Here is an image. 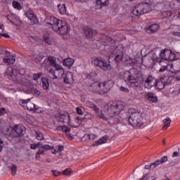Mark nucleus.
<instances>
[{
  "label": "nucleus",
  "instance_id": "f257e3e1",
  "mask_svg": "<svg viewBox=\"0 0 180 180\" xmlns=\"http://www.w3.org/2000/svg\"><path fill=\"white\" fill-rule=\"evenodd\" d=\"M124 110V103L122 101H111L104 106V112L109 117H113L115 123L120 122L119 115Z\"/></svg>",
  "mask_w": 180,
  "mask_h": 180
},
{
  "label": "nucleus",
  "instance_id": "f03ea898",
  "mask_svg": "<svg viewBox=\"0 0 180 180\" xmlns=\"http://www.w3.org/2000/svg\"><path fill=\"white\" fill-rule=\"evenodd\" d=\"M165 0H148L146 2H142L136 4L131 13L134 16H141L144 13H148L151 12V5H158V4H162Z\"/></svg>",
  "mask_w": 180,
  "mask_h": 180
},
{
  "label": "nucleus",
  "instance_id": "7ed1b4c3",
  "mask_svg": "<svg viewBox=\"0 0 180 180\" xmlns=\"http://www.w3.org/2000/svg\"><path fill=\"white\" fill-rule=\"evenodd\" d=\"M139 70L136 68H132L129 71H125L123 75V79L128 86L131 88H138L140 86V82H139Z\"/></svg>",
  "mask_w": 180,
  "mask_h": 180
},
{
  "label": "nucleus",
  "instance_id": "20e7f679",
  "mask_svg": "<svg viewBox=\"0 0 180 180\" xmlns=\"http://www.w3.org/2000/svg\"><path fill=\"white\" fill-rule=\"evenodd\" d=\"M144 113L135 112L130 114L129 117V123L134 129H141L144 125Z\"/></svg>",
  "mask_w": 180,
  "mask_h": 180
},
{
  "label": "nucleus",
  "instance_id": "39448f33",
  "mask_svg": "<svg viewBox=\"0 0 180 180\" xmlns=\"http://www.w3.org/2000/svg\"><path fill=\"white\" fill-rule=\"evenodd\" d=\"M30 98L27 100H20L19 105H20V106H22L24 109L30 110V112L41 113V112H43V109L39 107V105H34V103L30 102Z\"/></svg>",
  "mask_w": 180,
  "mask_h": 180
},
{
  "label": "nucleus",
  "instance_id": "423d86ee",
  "mask_svg": "<svg viewBox=\"0 0 180 180\" xmlns=\"http://www.w3.org/2000/svg\"><path fill=\"white\" fill-rule=\"evenodd\" d=\"M91 63L94 64V65H96V67H99L100 68H101V70H103L104 71H108V70L110 68V65L101 57L92 58Z\"/></svg>",
  "mask_w": 180,
  "mask_h": 180
},
{
  "label": "nucleus",
  "instance_id": "0eeeda50",
  "mask_svg": "<svg viewBox=\"0 0 180 180\" xmlns=\"http://www.w3.org/2000/svg\"><path fill=\"white\" fill-rule=\"evenodd\" d=\"M69 26L70 25H68L67 22H65V21L60 20V21H58L57 25L52 27V29L53 30H54V32H56L58 34L64 35L68 33Z\"/></svg>",
  "mask_w": 180,
  "mask_h": 180
},
{
  "label": "nucleus",
  "instance_id": "6e6552de",
  "mask_svg": "<svg viewBox=\"0 0 180 180\" xmlns=\"http://www.w3.org/2000/svg\"><path fill=\"white\" fill-rule=\"evenodd\" d=\"M26 133V127L22 124H17L13 127L11 134L13 137H20Z\"/></svg>",
  "mask_w": 180,
  "mask_h": 180
},
{
  "label": "nucleus",
  "instance_id": "1a4fd4ad",
  "mask_svg": "<svg viewBox=\"0 0 180 180\" xmlns=\"http://www.w3.org/2000/svg\"><path fill=\"white\" fill-rule=\"evenodd\" d=\"M100 95H105V94H108L110 90V87L112 85V81H108L104 83H100Z\"/></svg>",
  "mask_w": 180,
  "mask_h": 180
},
{
  "label": "nucleus",
  "instance_id": "9d476101",
  "mask_svg": "<svg viewBox=\"0 0 180 180\" xmlns=\"http://www.w3.org/2000/svg\"><path fill=\"white\" fill-rule=\"evenodd\" d=\"M156 79L153 76L148 77L144 82V88L151 89L153 86H155Z\"/></svg>",
  "mask_w": 180,
  "mask_h": 180
},
{
  "label": "nucleus",
  "instance_id": "9b49d317",
  "mask_svg": "<svg viewBox=\"0 0 180 180\" xmlns=\"http://www.w3.org/2000/svg\"><path fill=\"white\" fill-rule=\"evenodd\" d=\"M63 82L68 85H72L74 84V74L71 72H67L63 75Z\"/></svg>",
  "mask_w": 180,
  "mask_h": 180
},
{
  "label": "nucleus",
  "instance_id": "f8f14e48",
  "mask_svg": "<svg viewBox=\"0 0 180 180\" xmlns=\"http://www.w3.org/2000/svg\"><path fill=\"white\" fill-rule=\"evenodd\" d=\"M90 91L96 92V94H100L101 92V83L96 82L91 84Z\"/></svg>",
  "mask_w": 180,
  "mask_h": 180
},
{
  "label": "nucleus",
  "instance_id": "ddd939ff",
  "mask_svg": "<svg viewBox=\"0 0 180 180\" xmlns=\"http://www.w3.org/2000/svg\"><path fill=\"white\" fill-rule=\"evenodd\" d=\"M108 139H109V136L108 135L103 136L92 144L93 147H96L98 146L105 144L106 141H108Z\"/></svg>",
  "mask_w": 180,
  "mask_h": 180
},
{
  "label": "nucleus",
  "instance_id": "4468645a",
  "mask_svg": "<svg viewBox=\"0 0 180 180\" xmlns=\"http://www.w3.org/2000/svg\"><path fill=\"white\" fill-rule=\"evenodd\" d=\"M172 79H174V78L168 75H162L160 77V80H162V83L165 84L166 86L172 82Z\"/></svg>",
  "mask_w": 180,
  "mask_h": 180
},
{
  "label": "nucleus",
  "instance_id": "2eb2a0df",
  "mask_svg": "<svg viewBox=\"0 0 180 180\" xmlns=\"http://www.w3.org/2000/svg\"><path fill=\"white\" fill-rule=\"evenodd\" d=\"M3 61L7 65H11V64H15V61H16V58L14 56H9L4 58Z\"/></svg>",
  "mask_w": 180,
  "mask_h": 180
},
{
  "label": "nucleus",
  "instance_id": "dca6fc26",
  "mask_svg": "<svg viewBox=\"0 0 180 180\" xmlns=\"http://www.w3.org/2000/svg\"><path fill=\"white\" fill-rule=\"evenodd\" d=\"M86 106L94 110L95 113H99V108L91 101H86Z\"/></svg>",
  "mask_w": 180,
  "mask_h": 180
},
{
  "label": "nucleus",
  "instance_id": "f3484780",
  "mask_svg": "<svg viewBox=\"0 0 180 180\" xmlns=\"http://www.w3.org/2000/svg\"><path fill=\"white\" fill-rule=\"evenodd\" d=\"M48 20L49 22H48V25H51L52 27H54V26H57L58 25V22H61V20H58L56 17H48Z\"/></svg>",
  "mask_w": 180,
  "mask_h": 180
},
{
  "label": "nucleus",
  "instance_id": "a211bd4d",
  "mask_svg": "<svg viewBox=\"0 0 180 180\" xmlns=\"http://www.w3.org/2000/svg\"><path fill=\"white\" fill-rule=\"evenodd\" d=\"M171 50H164L161 51L160 53V56L162 60H165L166 61H168V57L169 56V51Z\"/></svg>",
  "mask_w": 180,
  "mask_h": 180
},
{
  "label": "nucleus",
  "instance_id": "6ab92c4d",
  "mask_svg": "<svg viewBox=\"0 0 180 180\" xmlns=\"http://www.w3.org/2000/svg\"><path fill=\"white\" fill-rule=\"evenodd\" d=\"M58 129L62 130V131L63 133H65V134H66V136H68V137L72 139V136H71V134H70V131L71 129L68 128V127L62 126V127H59Z\"/></svg>",
  "mask_w": 180,
  "mask_h": 180
},
{
  "label": "nucleus",
  "instance_id": "aec40b11",
  "mask_svg": "<svg viewBox=\"0 0 180 180\" xmlns=\"http://www.w3.org/2000/svg\"><path fill=\"white\" fill-rule=\"evenodd\" d=\"M73 65L74 59L71 58H68L63 60V65H65V67H68L69 68H70V67H72Z\"/></svg>",
  "mask_w": 180,
  "mask_h": 180
},
{
  "label": "nucleus",
  "instance_id": "412c9836",
  "mask_svg": "<svg viewBox=\"0 0 180 180\" xmlns=\"http://www.w3.org/2000/svg\"><path fill=\"white\" fill-rule=\"evenodd\" d=\"M6 75H8V77H10L11 79L15 81V75H13V68L12 66H9L6 71Z\"/></svg>",
  "mask_w": 180,
  "mask_h": 180
},
{
  "label": "nucleus",
  "instance_id": "4be33fe9",
  "mask_svg": "<svg viewBox=\"0 0 180 180\" xmlns=\"http://www.w3.org/2000/svg\"><path fill=\"white\" fill-rule=\"evenodd\" d=\"M41 82H42V88L45 91H47L50 86V84L49 83V79L46 77L41 78Z\"/></svg>",
  "mask_w": 180,
  "mask_h": 180
},
{
  "label": "nucleus",
  "instance_id": "5701e85b",
  "mask_svg": "<svg viewBox=\"0 0 180 180\" xmlns=\"http://www.w3.org/2000/svg\"><path fill=\"white\" fill-rule=\"evenodd\" d=\"M146 98L148 99L150 102L155 103L158 99L157 98V96H154V94L153 93H148L146 95Z\"/></svg>",
  "mask_w": 180,
  "mask_h": 180
},
{
  "label": "nucleus",
  "instance_id": "b1692460",
  "mask_svg": "<svg viewBox=\"0 0 180 180\" xmlns=\"http://www.w3.org/2000/svg\"><path fill=\"white\" fill-rule=\"evenodd\" d=\"M58 9L59 13H60L61 15H65V13H67V7H65V4H58Z\"/></svg>",
  "mask_w": 180,
  "mask_h": 180
},
{
  "label": "nucleus",
  "instance_id": "393cba45",
  "mask_svg": "<svg viewBox=\"0 0 180 180\" xmlns=\"http://www.w3.org/2000/svg\"><path fill=\"white\" fill-rule=\"evenodd\" d=\"M160 27V25L158 24H153L149 27H146V30L151 32L152 33H154L155 32H157Z\"/></svg>",
  "mask_w": 180,
  "mask_h": 180
},
{
  "label": "nucleus",
  "instance_id": "a878e982",
  "mask_svg": "<svg viewBox=\"0 0 180 180\" xmlns=\"http://www.w3.org/2000/svg\"><path fill=\"white\" fill-rule=\"evenodd\" d=\"M95 33H96V32L94 31V30L90 27H86L84 29V34L87 36V37H91Z\"/></svg>",
  "mask_w": 180,
  "mask_h": 180
},
{
  "label": "nucleus",
  "instance_id": "bb28decb",
  "mask_svg": "<svg viewBox=\"0 0 180 180\" xmlns=\"http://www.w3.org/2000/svg\"><path fill=\"white\" fill-rule=\"evenodd\" d=\"M47 72L50 73L49 78H51V79H57L58 78V77L56 75V72H54L53 68H48Z\"/></svg>",
  "mask_w": 180,
  "mask_h": 180
},
{
  "label": "nucleus",
  "instance_id": "cd10ccee",
  "mask_svg": "<svg viewBox=\"0 0 180 180\" xmlns=\"http://www.w3.org/2000/svg\"><path fill=\"white\" fill-rule=\"evenodd\" d=\"M164 125L162 127V130H167L171 126V118L167 117L166 119L163 120Z\"/></svg>",
  "mask_w": 180,
  "mask_h": 180
},
{
  "label": "nucleus",
  "instance_id": "c85d7f7f",
  "mask_svg": "<svg viewBox=\"0 0 180 180\" xmlns=\"http://www.w3.org/2000/svg\"><path fill=\"white\" fill-rule=\"evenodd\" d=\"M26 16L30 19V20H34L36 19V15L34 14V11L32 10H29L26 13Z\"/></svg>",
  "mask_w": 180,
  "mask_h": 180
},
{
  "label": "nucleus",
  "instance_id": "c756f323",
  "mask_svg": "<svg viewBox=\"0 0 180 180\" xmlns=\"http://www.w3.org/2000/svg\"><path fill=\"white\" fill-rule=\"evenodd\" d=\"M123 51H124V49H123V45H118L113 51L112 53L115 55H117V54H120V52H121V54H123Z\"/></svg>",
  "mask_w": 180,
  "mask_h": 180
},
{
  "label": "nucleus",
  "instance_id": "7c9ffc66",
  "mask_svg": "<svg viewBox=\"0 0 180 180\" xmlns=\"http://www.w3.org/2000/svg\"><path fill=\"white\" fill-rule=\"evenodd\" d=\"M155 86L158 89H164L165 88V84L163 83L162 80L160 79V80H156V84H155Z\"/></svg>",
  "mask_w": 180,
  "mask_h": 180
},
{
  "label": "nucleus",
  "instance_id": "2f4dec72",
  "mask_svg": "<svg viewBox=\"0 0 180 180\" xmlns=\"http://www.w3.org/2000/svg\"><path fill=\"white\" fill-rule=\"evenodd\" d=\"M97 5L102 6H108L109 5V0H96Z\"/></svg>",
  "mask_w": 180,
  "mask_h": 180
},
{
  "label": "nucleus",
  "instance_id": "473e14b6",
  "mask_svg": "<svg viewBox=\"0 0 180 180\" xmlns=\"http://www.w3.org/2000/svg\"><path fill=\"white\" fill-rule=\"evenodd\" d=\"M8 168L11 171V175L15 176L16 175V172L18 171V166L16 165H12L11 166H8Z\"/></svg>",
  "mask_w": 180,
  "mask_h": 180
},
{
  "label": "nucleus",
  "instance_id": "72a5a7b5",
  "mask_svg": "<svg viewBox=\"0 0 180 180\" xmlns=\"http://www.w3.org/2000/svg\"><path fill=\"white\" fill-rule=\"evenodd\" d=\"M47 60L49 61V65H51V67H53V65L57 63V60L54 56H49L47 58Z\"/></svg>",
  "mask_w": 180,
  "mask_h": 180
},
{
  "label": "nucleus",
  "instance_id": "f704fd0d",
  "mask_svg": "<svg viewBox=\"0 0 180 180\" xmlns=\"http://www.w3.org/2000/svg\"><path fill=\"white\" fill-rule=\"evenodd\" d=\"M35 133H36V139H37V140H39V141L44 140V135L43 134V132L40 131H35Z\"/></svg>",
  "mask_w": 180,
  "mask_h": 180
},
{
  "label": "nucleus",
  "instance_id": "c9c22d12",
  "mask_svg": "<svg viewBox=\"0 0 180 180\" xmlns=\"http://www.w3.org/2000/svg\"><path fill=\"white\" fill-rule=\"evenodd\" d=\"M12 5L13 8H15V9H18V11H20V9H22V4L16 1H13Z\"/></svg>",
  "mask_w": 180,
  "mask_h": 180
},
{
  "label": "nucleus",
  "instance_id": "e433bc0d",
  "mask_svg": "<svg viewBox=\"0 0 180 180\" xmlns=\"http://www.w3.org/2000/svg\"><path fill=\"white\" fill-rule=\"evenodd\" d=\"M42 146L41 142H38L37 143H32L30 145V149L31 150H36V148H41Z\"/></svg>",
  "mask_w": 180,
  "mask_h": 180
},
{
  "label": "nucleus",
  "instance_id": "4c0bfd02",
  "mask_svg": "<svg viewBox=\"0 0 180 180\" xmlns=\"http://www.w3.org/2000/svg\"><path fill=\"white\" fill-rule=\"evenodd\" d=\"M176 57V56L175 53L170 51L169 52V56L167 58V61H174V60H175Z\"/></svg>",
  "mask_w": 180,
  "mask_h": 180
},
{
  "label": "nucleus",
  "instance_id": "58836bf2",
  "mask_svg": "<svg viewBox=\"0 0 180 180\" xmlns=\"http://www.w3.org/2000/svg\"><path fill=\"white\" fill-rule=\"evenodd\" d=\"M115 60L117 63H119V61H122V60H123V53H122V52H120L119 54L115 55Z\"/></svg>",
  "mask_w": 180,
  "mask_h": 180
},
{
  "label": "nucleus",
  "instance_id": "ea45409f",
  "mask_svg": "<svg viewBox=\"0 0 180 180\" xmlns=\"http://www.w3.org/2000/svg\"><path fill=\"white\" fill-rule=\"evenodd\" d=\"M41 148H42L44 150V151H47L49 150H53V148H54V147L53 146H50V145H41Z\"/></svg>",
  "mask_w": 180,
  "mask_h": 180
},
{
  "label": "nucleus",
  "instance_id": "a19ab883",
  "mask_svg": "<svg viewBox=\"0 0 180 180\" xmlns=\"http://www.w3.org/2000/svg\"><path fill=\"white\" fill-rule=\"evenodd\" d=\"M56 74H58V78H63L64 77V69H60L59 70H56Z\"/></svg>",
  "mask_w": 180,
  "mask_h": 180
},
{
  "label": "nucleus",
  "instance_id": "79ce46f5",
  "mask_svg": "<svg viewBox=\"0 0 180 180\" xmlns=\"http://www.w3.org/2000/svg\"><path fill=\"white\" fill-rule=\"evenodd\" d=\"M44 41L46 44H51V41L50 40V35L49 34L44 35Z\"/></svg>",
  "mask_w": 180,
  "mask_h": 180
},
{
  "label": "nucleus",
  "instance_id": "37998d69",
  "mask_svg": "<svg viewBox=\"0 0 180 180\" xmlns=\"http://www.w3.org/2000/svg\"><path fill=\"white\" fill-rule=\"evenodd\" d=\"M82 141H86V143H90L91 142V138L89 136V134H85L82 138Z\"/></svg>",
  "mask_w": 180,
  "mask_h": 180
},
{
  "label": "nucleus",
  "instance_id": "c03bdc74",
  "mask_svg": "<svg viewBox=\"0 0 180 180\" xmlns=\"http://www.w3.org/2000/svg\"><path fill=\"white\" fill-rule=\"evenodd\" d=\"M62 174H63V175H66L67 176H70L72 172H71V169L68 168L63 170Z\"/></svg>",
  "mask_w": 180,
  "mask_h": 180
},
{
  "label": "nucleus",
  "instance_id": "a18cd8bd",
  "mask_svg": "<svg viewBox=\"0 0 180 180\" xmlns=\"http://www.w3.org/2000/svg\"><path fill=\"white\" fill-rule=\"evenodd\" d=\"M42 75L43 73L41 72L34 74L32 77V79H34V81H38V79H39V78H41Z\"/></svg>",
  "mask_w": 180,
  "mask_h": 180
},
{
  "label": "nucleus",
  "instance_id": "49530a36",
  "mask_svg": "<svg viewBox=\"0 0 180 180\" xmlns=\"http://www.w3.org/2000/svg\"><path fill=\"white\" fill-rule=\"evenodd\" d=\"M32 94H34V95H37V96H39V95L41 94L39 89L36 88H32L31 89Z\"/></svg>",
  "mask_w": 180,
  "mask_h": 180
},
{
  "label": "nucleus",
  "instance_id": "de8ad7c7",
  "mask_svg": "<svg viewBox=\"0 0 180 180\" xmlns=\"http://www.w3.org/2000/svg\"><path fill=\"white\" fill-rule=\"evenodd\" d=\"M8 112H9L8 109H6L4 108H0V116H3V115H5V113H8Z\"/></svg>",
  "mask_w": 180,
  "mask_h": 180
},
{
  "label": "nucleus",
  "instance_id": "09e8293b",
  "mask_svg": "<svg viewBox=\"0 0 180 180\" xmlns=\"http://www.w3.org/2000/svg\"><path fill=\"white\" fill-rule=\"evenodd\" d=\"M89 136H90V142L94 141V140H96V139H98V135L94 133H90Z\"/></svg>",
  "mask_w": 180,
  "mask_h": 180
},
{
  "label": "nucleus",
  "instance_id": "8fccbe9b",
  "mask_svg": "<svg viewBox=\"0 0 180 180\" xmlns=\"http://www.w3.org/2000/svg\"><path fill=\"white\" fill-rule=\"evenodd\" d=\"M160 164H161L160 160H157L153 163L150 164V167H152V168H155L156 167H158Z\"/></svg>",
  "mask_w": 180,
  "mask_h": 180
},
{
  "label": "nucleus",
  "instance_id": "3c124183",
  "mask_svg": "<svg viewBox=\"0 0 180 180\" xmlns=\"http://www.w3.org/2000/svg\"><path fill=\"white\" fill-rule=\"evenodd\" d=\"M167 161H168V158L167 156H163L159 160L160 164H164V162H167Z\"/></svg>",
  "mask_w": 180,
  "mask_h": 180
},
{
  "label": "nucleus",
  "instance_id": "603ef678",
  "mask_svg": "<svg viewBox=\"0 0 180 180\" xmlns=\"http://www.w3.org/2000/svg\"><path fill=\"white\" fill-rule=\"evenodd\" d=\"M98 117H100V119H102V120L108 121V117L105 115V114L101 113L98 115Z\"/></svg>",
  "mask_w": 180,
  "mask_h": 180
},
{
  "label": "nucleus",
  "instance_id": "864d4df0",
  "mask_svg": "<svg viewBox=\"0 0 180 180\" xmlns=\"http://www.w3.org/2000/svg\"><path fill=\"white\" fill-rule=\"evenodd\" d=\"M174 78H175L176 81H180V71L174 73Z\"/></svg>",
  "mask_w": 180,
  "mask_h": 180
},
{
  "label": "nucleus",
  "instance_id": "5fc2aeb1",
  "mask_svg": "<svg viewBox=\"0 0 180 180\" xmlns=\"http://www.w3.org/2000/svg\"><path fill=\"white\" fill-rule=\"evenodd\" d=\"M52 67H54V68H56V71H58V70L63 69V67L61 65H60L59 64H58L57 63L56 64H54Z\"/></svg>",
  "mask_w": 180,
  "mask_h": 180
},
{
  "label": "nucleus",
  "instance_id": "6e6d98bb",
  "mask_svg": "<svg viewBox=\"0 0 180 180\" xmlns=\"http://www.w3.org/2000/svg\"><path fill=\"white\" fill-rule=\"evenodd\" d=\"M52 172L54 175V176H58L59 175H61V172L57 171V170H52Z\"/></svg>",
  "mask_w": 180,
  "mask_h": 180
},
{
  "label": "nucleus",
  "instance_id": "4d7b16f0",
  "mask_svg": "<svg viewBox=\"0 0 180 180\" xmlns=\"http://www.w3.org/2000/svg\"><path fill=\"white\" fill-rule=\"evenodd\" d=\"M63 150H64V146H63V145H58V146L57 152H58V153H61V151H63Z\"/></svg>",
  "mask_w": 180,
  "mask_h": 180
},
{
  "label": "nucleus",
  "instance_id": "13d9d810",
  "mask_svg": "<svg viewBox=\"0 0 180 180\" xmlns=\"http://www.w3.org/2000/svg\"><path fill=\"white\" fill-rule=\"evenodd\" d=\"M120 91H122V92H125V94H129V92L128 89L126 87H124V86L120 87Z\"/></svg>",
  "mask_w": 180,
  "mask_h": 180
},
{
  "label": "nucleus",
  "instance_id": "bf43d9fd",
  "mask_svg": "<svg viewBox=\"0 0 180 180\" xmlns=\"http://www.w3.org/2000/svg\"><path fill=\"white\" fill-rule=\"evenodd\" d=\"M168 70V66H162L160 69V72H164V71H167Z\"/></svg>",
  "mask_w": 180,
  "mask_h": 180
},
{
  "label": "nucleus",
  "instance_id": "052dcab7",
  "mask_svg": "<svg viewBox=\"0 0 180 180\" xmlns=\"http://www.w3.org/2000/svg\"><path fill=\"white\" fill-rule=\"evenodd\" d=\"M0 37H6V39H9V37H11V36H9V34H8L0 33Z\"/></svg>",
  "mask_w": 180,
  "mask_h": 180
},
{
  "label": "nucleus",
  "instance_id": "680f3d73",
  "mask_svg": "<svg viewBox=\"0 0 180 180\" xmlns=\"http://www.w3.org/2000/svg\"><path fill=\"white\" fill-rule=\"evenodd\" d=\"M2 144H4V141L0 139V153L2 152V150H4V146Z\"/></svg>",
  "mask_w": 180,
  "mask_h": 180
},
{
  "label": "nucleus",
  "instance_id": "e2e57ef3",
  "mask_svg": "<svg viewBox=\"0 0 180 180\" xmlns=\"http://www.w3.org/2000/svg\"><path fill=\"white\" fill-rule=\"evenodd\" d=\"M76 112L78 115H82V110L78 107L76 108Z\"/></svg>",
  "mask_w": 180,
  "mask_h": 180
},
{
  "label": "nucleus",
  "instance_id": "0e129e2a",
  "mask_svg": "<svg viewBox=\"0 0 180 180\" xmlns=\"http://www.w3.org/2000/svg\"><path fill=\"white\" fill-rule=\"evenodd\" d=\"M37 153L39 154L40 155H41L42 154H44V150H43L41 148H40L38 150Z\"/></svg>",
  "mask_w": 180,
  "mask_h": 180
},
{
  "label": "nucleus",
  "instance_id": "69168bd1",
  "mask_svg": "<svg viewBox=\"0 0 180 180\" xmlns=\"http://www.w3.org/2000/svg\"><path fill=\"white\" fill-rule=\"evenodd\" d=\"M165 14L167 15V18H171L172 16V13L171 11H166Z\"/></svg>",
  "mask_w": 180,
  "mask_h": 180
},
{
  "label": "nucleus",
  "instance_id": "338daca9",
  "mask_svg": "<svg viewBox=\"0 0 180 180\" xmlns=\"http://www.w3.org/2000/svg\"><path fill=\"white\" fill-rule=\"evenodd\" d=\"M180 155V153L179 152H174L173 154H172V157L175 158V157H179Z\"/></svg>",
  "mask_w": 180,
  "mask_h": 180
},
{
  "label": "nucleus",
  "instance_id": "774afa93",
  "mask_svg": "<svg viewBox=\"0 0 180 180\" xmlns=\"http://www.w3.org/2000/svg\"><path fill=\"white\" fill-rule=\"evenodd\" d=\"M151 168H153L151 165H145V169H151Z\"/></svg>",
  "mask_w": 180,
  "mask_h": 180
}]
</instances>
